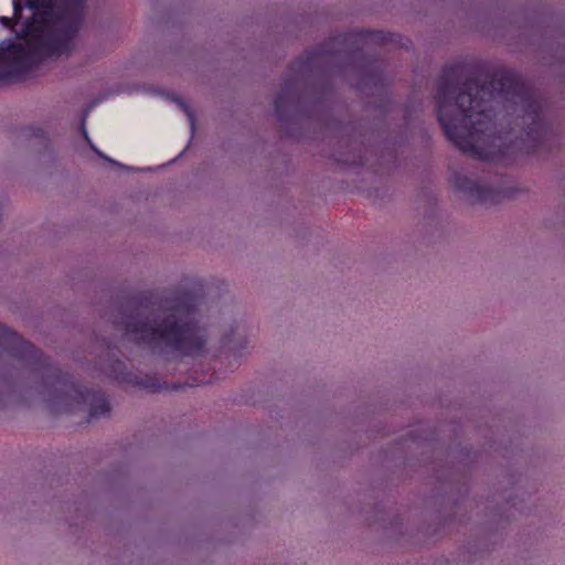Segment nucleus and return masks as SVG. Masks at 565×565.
<instances>
[{
    "instance_id": "nucleus-1",
    "label": "nucleus",
    "mask_w": 565,
    "mask_h": 565,
    "mask_svg": "<svg viewBox=\"0 0 565 565\" xmlns=\"http://www.w3.org/2000/svg\"><path fill=\"white\" fill-rule=\"evenodd\" d=\"M435 100L446 138L477 160L491 161L511 146L532 151L551 135L543 102L512 71L459 85L455 68H446Z\"/></svg>"
},
{
    "instance_id": "nucleus-2",
    "label": "nucleus",
    "mask_w": 565,
    "mask_h": 565,
    "mask_svg": "<svg viewBox=\"0 0 565 565\" xmlns=\"http://www.w3.org/2000/svg\"><path fill=\"white\" fill-rule=\"evenodd\" d=\"M360 41L359 34L342 33L305 50L289 63L273 98L274 116L286 137L299 140L311 128H319L333 145L334 159L350 167L367 161L371 128L362 121L344 124L330 116L332 76L339 74L359 89L367 88L366 83L355 79L363 71V65L356 64Z\"/></svg>"
},
{
    "instance_id": "nucleus-3",
    "label": "nucleus",
    "mask_w": 565,
    "mask_h": 565,
    "mask_svg": "<svg viewBox=\"0 0 565 565\" xmlns=\"http://www.w3.org/2000/svg\"><path fill=\"white\" fill-rule=\"evenodd\" d=\"M87 0H0V81L25 75L44 61L68 57Z\"/></svg>"
},
{
    "instance_id": "nucleus-4",
    "label": "nucleus",
    "mask_w": 565,
    "mask_h": 565,
    "mask_svg": "<svg viewBox=\"0 0 565 565\" xmlns=\"http://www.w3.org/2000/svg\"><path fill=\"white\" fill-rule=\"evenodd\" d=\"M200 306L195 290L145 289L124 299L113 323L128 342L153 355L196 359L207 353L210 340Z\"/></svg>"
},
{
    "instance_id": "nucleus-5",
    "label": "nucleus",
    "mask_w": 565,
    "mask_h": 565,
    "mask_svg": "<svg viewBox=\"0 0 565 565\" xmlns=\"http://www.w3.org/2000/svg\"><path fill=\"white\" fill-rule=\"evenodd\" d=\"M10 350L21 364V374L26 379L13 386V403H26L40 397L55 415L74 413L86 406V423L110 417V402L104 392L81 388L68 373L54 365L34 344L18 342Z\"/></svg>"
},
{
    "instance_id": "nucleus-6",
    "label": "nucleus",
    "mask_w": 565,
    "mask_h": 565,
    "mask_svg": "<svg viewBox=\"0 0 565 565\" xmlns=\"http://www.w3.org/2000/svg\"><path fill=\"white\" fill-rule=\"evenodd\" d=\"M349 33L360 35L361 41L356 64H362L363 71L355 75V79L363 81L364 83H366L367 88L365 90L359 89L358 87L353 86L349 79L344 78L339 74L332 76V85L334 86L335 79L339 78L344 82H348L354 89L359 90L361 94L374 98L373 102L367 103V107H370L371 104H373L375 118L382 119L388 113L390 99L386 93V86L388 82L383 73V62L370 54H366L363 51V49L370 40L375 43H386L388 41H393V38L396 35L388 34L387 36L382 31H350ZM366 111H370V108H366Z\"/></svg>"
},
{
    "instance_id": "nucleus-7",
    "label": "nucleus",
    "mask_w": 565,
    "mask_h": 565,
    "mask_svg": "<svg viewBox=\"0 0 565 565\" xmlns=\"http://www.w3.org/2000/svg\"><path fill=\"white\" fill-rule=\"evenodd\" d=\"M20 342L31 343L17 332L0 323V411L15 399L12 388L26 379L21 374V364L12 354L10 347Z\"/></svg>"
},
{
    "instance_id": "nucleus-8",
    "label": "nucleus",
    "mask_w": 565,
    "mask_h": 565,
    "mask_svg": "<svg viewBox=\"0 0 565 565\" xmlns=\"http://www.w3.org/2000/svg\"><path fill=\"white\" fill-rule=\"evenodd\" d=\"M497 492L504 502L503 507L487 504L484 509L489 511V523L502 525L509 523L514 518V510L519 504L525 501L529 493L524 488V478L522 473L515 470L502 472L498 479Z\"/></svg>"
},
{
    "instance_id": "nucleus-9",
    "label": "nucleus",
    "mask_w": 565,
    "mask_h": 565,
    "mask_svg": "<svg viewBox=\"0 0 565 565\" xmlns=\"http://www.w3.org/2000/svg\"><path fill=\"white\" fill-rule=\"evenodd\" d=\"M478 456L477 451L455 446L447 450L445 463L441 458H436L431 461V470L435 478L440 482L449 481V497L452 495V492L461 494L463 490L465 492L467 491L463 479L466 478L467 470L477 460Z\"/></svg>"
},
{
    "instance_id": "nucleus-10",
    "label": "nucleus",
    "mask_w": 565,
    "mask_h": 565,
    "mask_svg": "<svg viewBox=\"0 0 565 565\" xmlns=\"http://www.w3.org/2000/svg\"><path fill=\"white\" fill-rule=\"evenodd\" d=\"M109 376H111L118 383L129 384L136 387L143 388L148 392L156 393L160 390L177 391L184 386L182 383L168 384L160 382L152 376L141 377L134 372L129 371L126 363L120 359H114L108 365Z\"/></svg>"
},
{
    "instance_id": "nucleus-11",
    "label": "nucleus",
    "mask_w": 565,
    "mask_h": 565,
    "mask_svg": "<svg viewBox=\"0 0 565 565\" xmlns=\"http://www.w3.org/2000/svg\"><path fill=\"white\" fill-rule=\"evenodd\" d=\"M454 183L471 204L494 205L504 196L501 190L459 172L454 174Z\"/></svg>"
},
{
    "instance_id": "nucleus-12",
    "label": "nucleus",
    "mask_w": 565,
    "mask_h": 565,
    "mask_svg": "<svg viewBox=\"0 0 565 565\" xmlns=\"http://www.w3.org/2000/svg\"><path fill=\"white\" fill-rule=\"evenodd\" d=\"M435 433L429 431L426 427H419L407 434L412 441L417 445V448L430 450L434 455H441V449L437 448L434 443L436 438Z\"/></svg>"
},
{
    "instance_id": "nucleus-13",
    "label": "nucleus",
    "mask_w": 565,
    "mask_h": 565,
    "mask_svg": "<svg viewBox=\"0 0 565 565\" xmlns=\"http://www.w3.org/2000/svg\"><path fill=\"white\" fill-rule=\"evenodd\" d=\"M166 97L172 102H174L186 115L190 127H191V139L193 138L195 130H196V121L193 110L189 107V105L178 95L173 93H167L164 94Z\"/></svg>"
},
{
    "instance_id": "nucleus-14",
    "label": "nucleus",
    "mask_w": 565,
    "mask_h": 565,
    "mask_svg": "<svg viewBox=\"0 0 565 565\" xmlns=\"http://www.w3.org/2000/svg\"><path fill=\"white\" fill-rule=\"evenodd\" d=\"M490 436L486 435L484 438L487 439L486 445L488 446L489 450H493L495 452H502L507 450V446H503L502 439L497 440L494 437H497V433L493 431L492 428L489 429Z\"/></svg>"
},
{
    "instance_id": "nucleus-15",
    "label": "nucleus",
    "mask_w": 565,
    "mask_h": 565,
    "mask_svg": "<svg viewBox=\"0 0 565 565\" xmlns=\"http://www.w3.org/2000/svg\"><path fill=\"white\" fill-rule=\"evenodd\" d=\"M94 105H95V102H92L90 104L86 105V107L83 110V115H82L81 122H79V128H81L83 138L88 143H90V139H89L87 130H86V118H87L89 111L92 110V108L94 107Z\"/></svg>"
},
{
    "instance_id": "nucleus-16",
    "label": "nucleus",
    "mask_w": 565,
    "mask_h": 565,
    "mask_svg": "<svg viewBox=\"0 0 565 565\" xmlns=\"http://www.w3.org/2000/svg\"><path fill=\"white\" fill-rule=\"evenodd\" d=\"M94 105H95V102H92L90 104L86 105V107L83 110V115H82L81 122H79V128H81L83 138L88 143H90V139H89L87 130H86V118H87L89 111L92 110V108L94 107Z\"/></svg>"
},
{
    "instance_id": "nucleus-17",
    "label": "nucleus",
    "mask_w": 565,
    "mask_h": 565,
    "mask_svg": "<svg viewBox=\"0 0 565 565\" xmlns=\"http://www.w3.org/2000/svg\"><path fill=\"white\" fill-rule=\"evenodd\" d=\"M303 22V17H300V18H297L295 19L294 21H290L287 25H286V30L288 33H291L292 32V28L302 23Z\"/></svg>"
},
{
    "instance_id": "nucleus-18",
    "label": "nucleus",
    "mask_w": 565,
    "mask_h": 565,
    "mask_svg": "<svg viewBox=\"0 0 565 565\" xmlns=\"http://www.w3.org/2000/svg\"><path fill=\"white\" fill-rule=\"evenodd\" d=\"M106 162H108L113 167H117V168L122 169V170H129L130 169L129 167H127V166H125V164H122V163H120V162H118V161H116V160H114V159H111L109 157L106 158Z\"/></svg>"
},
{
    "instance_id": "nucleus-19",
    "label": "nucleus",
    "mask_w": 565,
    "mask_h": 565,
    "mask_svg": "<svg viewBox=\"0 0 565 565\" xmlns=\"http://www.w3.org/2000/svg\"><path fill=\"white\" fill-rule=\"evenodd\" d=\"M6 200L2 195H0V224L3 221V211H4Z\"/></svg>"
},
{
    "instance_id": "nucleus-20",
    "label": "nucleus",
    "mask_w": 565,
    "mask_h": 565,
    "mask_svg": "<svg viewBox=\"0 0 565 565\" xmlns=\"http://www.w3.org/2000/svg\"><path fill=\"white\" fill-rule=\"evenodd\" d=\"M223 342H224V344H226V345H231L232 340H231V338H230V334H225Z\"/></svg>"
},
{
    "instance_id": "nucleus-21",
    "label": "nucleus",
    "mask_w": 565,
    "mask_h": 565,
    "mask_svg": "<svg viewBox=\"0 0 565 565\" xmlns=\"http://www.w3.org/2000/svg\"><path fill=\"white\" fill-rule=\"evenodd\" d=\"M99 158H102L104 161H106V158H108V156H106L105 153H103L100 150L97 151L96 153Z\"/></svg>"
},
{
    "instance_id": "nucleus-22",
    "label": "nucleus",
    "mask_w": 565,
    "mask_h": 565,
    "mask_svg": "<svg viewBox=\"0 0 565 565\" xmlns=\"http://www.w3.org/2000/svg\"><path fill=\"white\" fill-rule=\"evenodd\" d=\"M452 505H454V509H459V501H458V499H456V500L452 502Z\"/></svg>"
},
{
    "instance_id": "nucleus-23",
    "label": "nucleus",
    "mask_w": 565,
    "mask_h": 565,
    "mask_svg": "<svg viewBox=\"0 0 565 565\" xmlns=\"http://www.w3.org/2000/svg\"><path fill=\"white\" fill-rule=\"evenodd\" d=\"M88 145L90 146L92 150H93L95 153H97V151H99V150H98V149H97V148H96L92 142H90V143H88Z\"/></svg>"
},
{
    "instance_id": "nucleus-24",
    "label": "nucleus",
    "mask_w": 565,
    "mask_h": 565,
    "mask_svg": "<svg viewBox=\"0 0 565 565\" xmlns=\"http://www.w3.org/2000/svg\"><path fill=\"white\" fill-rule=\"evenodd\" d=\"M88 145L90 146L92 150H93L95 153H97V151H99V150H98V149H97V148H96L92 142H90V143H88Z\"/></svg>"
},
{
    "instance_id": "nucleus-25",
    "label": "nucleus",
    "mask_w": 565,
    "mask_h": 565,
    "mask_svg": "<svg viewBox=\"0 0 565 565\" xmlns=\"http://www.w3.org/2000/svg\"><path fill=\"white\" fill-rule=\"evenodd\" d=\"M408 117V110L405 111V118L407 119Z\"/></svg>"
},
{
    "instance_id": "nucleus-26",
    "label": "nucleus",
    "mask_w": 565,
    "mask_h": 565,
    "mask_svg": "<svg viewBox=\"0 0 565 565\" xmlns=\"http://www.w3.org/2000/svg\"><path fill=\"white\" fill-rule=\"evenodd\" d=\"M189 149V145L183 148V151H186Z\"/></svg>"
},
{
    "instance_id": "nucleus-27",
    "label": "nucleus",
    "mask_w": 565,
    "mask_h": 565,
    "mask_svg": "<svg viewBox=\"0 0 565 565\" xmlns=\"http://www.w3.org/2000/svg\"><path fill=\"white\" fill-rule=\"evenodd\" d=\"M189 149V145L183 148V151H186Z\"/></svg>"
},
{
    "instance_id": "nucleus-28",
    "label": "nucleus",
    "mask_w": 565,
    "mask_h": 565,
    "mask_svg": "<svg viewBox=\"0 0 565 565\" xmlns=\"http://www.w3.org/2000/svg\"><path fill=\"white\" fill-rule=\"evenodd\" d=\"M189 149V145L183 148V151H186Z\"/></svg>"
}]
</instances>
